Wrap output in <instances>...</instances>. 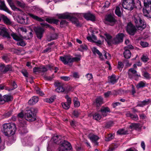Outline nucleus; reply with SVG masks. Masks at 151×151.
<instances>
[{
	"label": "nucleus",
	"instance_id": "47",
	"mask_svg": "<svg viewBox=\"0 0 151 151\" xmlns=\"http://www.w3.org/2000/svg\"><path fill=\"white\" fill-rule=\"evenodd\" d=\"M101 117V116L100 114L98 113H95L93 115V118L97 120H99L100 119Z\"/></svg>",
	"mask_w": 151,
	"mask_h": 151
},
{
	"label": "nucleus",
	"instance_id": "50",
	"mask_svg": "<svg viewBox=\"0 0 151 151\" xmlns=\"http://www.w3.org/2000/svg\"><path fill=\"white\" fill-rule=\"evenodd\" d=\"M103 55L106 59H109L111 58V55L108 52L104 51L103 53Z\"/></svg>",
	"mask_w": 151,
	"mask_h": 151
},
{
	"label": "nucleus",
	"instance_id": "28",
	"mask_svg": "<svg viewBox=\"0 0 151 151\" xmlns=\"http://www.w3.org/2000/svg\"><path fill=\"white\" fill-rule=\"evenodd\" d=\"M39 100L38 97L34 96L32 97L28 101V104L30 105H33L36 103Z\"/></svg>",
	"mask_w": 151,
	"mask_h": 151
},
{
	"label": "nucleus",
	"instance_id": "51",
	"mask_svg": "<svg viewBox=\"0 0 151 151\" xmlns=\"http://www.w3.org/2000/svg\"><path fill=\"white\" fill-rule=\"evenodd\" d=\"M62 106L63 108L67 109H68L70 107V105L66 102L63 103L62 104Z\"/></svg>",
	"mask_w": 151,
	"mask_h": 151
},
{
	"label": "nucleus",
	"instance_id": "13",
	"mask_svg": "<svg viewBox=\"0 0 151 151\" xmlns=\"http://www.w3.org/2000/svg\"><path fill=\"white\" fill-rule=\"evenodd\" d=\"M124 35L122 33L118 34L113 40L112 44H118L123 41Z\"/></svg>",
	"mask_w": 151,
	"mask_h": 151
},
{
	"label": "nucleus",
	"instance_id": "24",
	"mask_svg": "<svg viewBox=\"0 0 151 151\" xmlns=\"http://www.w3.org/2000/svg\"><path fill=\"white\" fill-rule=\"evenodd\" d=\"M0 9L3 10L9 14L11 13V11L6 6L4 1H0Z\"/></svg>",
	"mask_w": 151,
	"mask_h": 151
},
{
	"label": "nucleus",
	"instance_id": "7",
	"mask_svg": "<svg viewBox=\"0 0 151 151\" xmlns=\"http://www.w3.org/2000/svg\"><path fill=\"white\" fill-rule=\"evenodd\" d=\"M11 35L14 40L17 41H20L17 43V44L18 45L24 46L26 44L25 42L22 40L21 37L18 36L16 33L14 32L11 33Z\"/></svg>",
	"mask_w": 151,
	"mask_h": 151
},
{
	"label": "nucleus",
	"instance_id": "18",
	"mask_svg": "<svg viewBox=\"0 0 151 151\" xmlns=\"http://www.w3.org/2000/svg\"><path fill=\"white\" fill-rule=\"evenodd\" d=\"M31 9L34 12H36L37 14L40 15H42L44 13L43 9L37 6L32 7Z\"/></svg>",
	"mask_w": 151,
	"mask_h": 151
},
{
	"label": "nucleus",
	"instance_id": "43",
	"mask_svg": "<svg viewBox=\"0 0 151 151\" xmlns=\"http://www.w3.org/2000/svg\"><path fill=\"white\" fill-rule=\"evenodd\" d=\"M149 104V100H144L142 101L139 102L137 106L141 107H143L146 105H147Z\"/></svg>",
	"mask_w": 151,
	"mask_h": 151
},
{
	"label": "nucleus",
	"instance_id": "37",
	"mask_svg": "<svg viewBox=\"0 0 151 151\" xmlns=\"http://www.w3.org/2000/svg\"><path fill=\"white\" fill-rule=\"evenodd\" d=\"M92 50L94 54H97L99 56L100 58H101V59H102V54L96 47H93V48H92Z\"/></svg>",
	"mask_w": 151,
	"mask_h": 151
},
{
	"label": "nucleus",
	"instance_id": "10",
	"mask_svg": "<svg viewBox=\"0 0 151 151\" xmlns=\"http://www.w3.org/2000/svg\"><path fill=\"white\" fill-rule=\"evenodd\" d=\"M127 31L130 35H134L136 31V29L131 22H129L127 24Z\"/></svg>",
	"mask_w": 151,
	"mask_h": 151
},
{
	"label": "nucleus",
	"instance_id": "33",
	"mask_svg": "<svg viewBox=\"0 0 151 151\" xmlns=\"http://www.w3.org/2000/svg\"><path fill=\"white\" fill-rule=\"evenodd\" d=\"M141 127V126L139 123H132L129 126V128L131 129H140Z\"/></svg>",
	"mask_w": 151,
	"mask_h": 151
},
{
	"label": "nucleus",
	"instance_id": "9",
	"mask_svg": "<svg viewBox=\"0 0 151 151\" xmlns=\"http://www.w3.org/2000/svg\"><path fill=\"white\" fill-rule=\"evenodd\" d=\"M71 88L70 87H68L66 88H64L62 85H60L59 83H58L57 88L56 89L55 91L58 93L64 92L67 93L68 92L71 90Z\"/></svg>",
	"mask_w": 151,
	"mask_h": 151
},
{
	"label": "nucleus",
	"instance_id": "53",
	"mask_svg": "<svg viewBox=\"0 0 151 151\" xmlns=\"http://www.w3.org/2000/svg\"><path fill=\"white\" fill-rule=\"evenodd\" d=\"M114 135L112 134H109L107 137L105 139L106 141H109L114 138Z\"/></svg>",
	"mask_w": 151,
	"mask_h": 151
},
{
	"label": "nucleus",
	"instance_id": "64",
	"mask_svg": "<svg viewBox=\"0 0 151 151\" xmlns=\"http://www.w3.org/2000/svg\"><path fill=\"white\" fill-rule=\"evenodd\" d=\"M80 48L82 50H86L87 49V47L85 45H82L80 46Z\"/></svg>",
	"mask_w": 151,
	"mask_h": 151
},
{
	"label": "nucleus",
	"instance_id": "52",
	"mask_svg": "<svg viewBox=\"0 0 151 151\" xmlns=\"http://www.w3.org/2000/svg\"><path fill=\"white\" fill-rule=\"evenodd\" d=\"M117 133L118 134H126L127 132L124 131V129H121L119 130L117 132Z\"/></svg>",
	"mask_w": 151,
	"mask_h": 151
},
{
	"label": "nucleus",
	"instance_id": "5",
	"mask_svg": "<svg viewBox=\"0 0 151 151\" xmlns=\"http://www.w3.org/2000/svg\"><path fill=\"white\" fill-rule=\"evenodd\" d=\"M12 66L9 65H5L4 64H0V74H5L8 72L12 71Z\"/></svg>",
	"mask_w": 151,
	"mask_h": 151
},
{
	"label": "nucleus",
	"instance_id": "20",
	"mask_svg": "<svg viewBox=\"0 0 151 151\" xmlns=\"http://www.w3.org/2000/svg\"><path fill=\"white\" fill-rule=\"evenodd\" d=\"M56 15L59 19H68L70 20L72 19V17L70 16L69 14L68 13L57 14Z\"/></svg>",
	"mask_w": 151,
	"mask_h": 151
},
{
	"label": "nucleus",
	"instance_id": "26",
	"mask_svg": "<svg viewBox=\"0 0 151 151\" xmlns=\"http://www.w3.org/2000/svg\"><path fill=\"white\" fill-rule=\"evenodd\" d=\"M103 101V98L100 96L96 99L95 102L93 103L96 106V107L100 106L102 104Z\"/></svg>",
	"mask_w": 151,
	"mask_h": 151
},
{
	"label": "nucleus",
	"instance_id": "30",
	"mask_svg": "<svg viewBox=\"0 0 151 151\" xmlns=\"http://www.w3.org/2000/svg\"><path fill=\"white\" fill-rule=\"evenodd\" d=\"M124 51L123 54L125 58L127 59L129 58L131 56V54L130 51L127 49V47L124 48Z\"/></svg>",
	"mask_w": 151,
	"mask_h": 151
},
{
	"label": "nucleus",
	"instance_id": "56",
	"mask_svg": "<svg viewBox=\"0 0 151 151\" xmlns=\"http://www.w3.org/2000/svg\"><path fill=\"white\" fill-rule=\"evenodd\" d=\"M40 67H35L33 69V71L34 73H40Z\"/></svg>",
	"mask_w": 151,
	"mask_h": 151
},
{
	"label": "nucleus",
	"instance_id": "31",
	"mask_svg": "<svg viewBox=\"0 0 151 151\" xmlns=\"http://www.w3.org/2000/svg\"><path fill=\"white\" fill-rule=\"evenodd\" d=\"M45 20L47 22L51 24L54 23L57 24L59 22V20L58 19L54 18H46Z\"/></svg>",
	"mask_w": 151,
	"mask_h": 151
},
{
	"label": "nucleus",
	"instance_id": "45",
	"mask_svg": "<svg viewBox=\"0 0 151 151\" xmlns=\"http://www.w3.org/2000/svg\"><path fill=\"white\" fill-rule=\"evenodd\" d=\"M74 106L75 107H79L80 105V103L78 99L76 97H75L73 100Z\"/></svg>",
	"mask_w": 151,
	"mask_h": 151
},
{
	"label": "nucleus",
	"instance_id": "36",
	"mask_svg": "<svg viewBox=\"0 0 151 151\" xmlns=\"http://www.w3.org/2000/svg\"><path fill=\"white\" fill-rule=\"evenodd\" d=\"M28 15L31 18L38 21L41 22L43 21L41 18L32 14L29 13Z\"/></svg>",
	"mask_w": 151,
	"mask_h": 151
},
{
	"label": "nucleus",
	"instance_id": "61",
	"mask_svg": "<svg viewBox=\"0 0 151 151\" xmlns=\"http://www.w3.org/2000/svg\"><path fill=\"white\" fill-rule=\"evenodd\" d=\"M54 101V99L52 98H50V99H46L45 100V101L47 103H52Z\"/></svg>",
	"mask_w": 151,
	"mask_h": 151
},
{
	"label": "nucleus",
	"instance_id": "54",
	"mask_svg": "<svg viewBox=\"0 0 151 151\" xmlns=\"http://www.w3.org/2000/svg\"><path fill=\"white\" fill-rule=\"evenodd\" d=\"M140 44L143 47H147L149 45L148 43L147 42L142 41L140 42Z\"/></svg>",
	"mask_w": 151,
	"mask_h": 151
},
{
	"label": "nucleus",
	"instance_id": "8",
	"mask_svg": "<svg viewBox=\"0 0 151 151\" xmlns=\"http://www.w3.org/2000/svg\"><path fill=\"white\" fill-rule=\"evenodd\" d=\"M25 114V118L27 120L29 121H33L35 120L36 119L34 114L32 112V110L26 111Z\"/></svg>",
	"mask_w": 151,
	"mask_h": 151
},
{
	"label": "nucleus",
	"instance_id": "15",
	"mask_svg": "<svg viewBox=\"0 0 151 151\" xmlns=\"http://www.w3.org/2000/svg\"><path fill=\"white\" fill-rule=\"evenodd\" d=\"M2 19L5 24L7 25H11L12 24V22L10 19L6 16L1 14H0V21Z\"/></svg>",
	"mask_w": 151,
	"mask_h": 151
},
{
	"label": "nucleus",
	"instance_id": "6",
	"mask_svg": "<svg viewBox=\"0 0 151 151\" xmlns=\"http://www.w3.org/2000/svg\"><path fill=\"white\" fill-rule=\"evenodd\" d=\"M13 96L10 95H5L3 96L0 94V104H3L6 102L12 101Z\"/></svg>",
	"mask_w": 151,
	"mask_h": 151
},
{
	"label": "nucleus",
	"instance_id": "58",
	"mask_svg": "<svg viewBox=\"0 0 151 151\" xmlns=\"http://www.w3.org/2000/svg\"><path fill=\"white\" fill-rule=\"evenodd\" d=\"M121 104V103L119 102H116L113 103L112 104V105L114 108H115L117 106H119Z\"/></svg>",
	"mask_w": 151,
	"mask_h": 151
},
{
	"label": "nucleus",
	"instance_id": "3",
	"mask_svg": "<svg viewBox=\"0 0 151 151\" xmlns=\"http://www.w3.org/2000/svg\"><path fill=\"white\" fill-rule=\"evenodd\" d=\"M122 6L125 9L132 10L135 6L134 0H123Z\"/></svg>",
	"mask_w": 151,
	"mask_h": 151
},
{
	"label": "nucleus",
	"instance_id": "29",
	"mask_svg": "<svg viewBox=\"0 0 151 151\" xmlns=\"http://www.w3.org/2000/svg\"><path fill=\"white\" fill-rule=\"evenodd\" d=\"M108 78L109 82L112 84H114L115 83L118 79L116 76L114 75H112L111 76L108 77Z\"/></svg>",
	"mask_w": 151,
	"mask_h": 151
},
{
	"label": "nucleus",
	"instance_id": "21",
	"mask_svg": "<svg viewBox=\"0 0 151 151\" xmlns=\"http://www.w3.org/2000/svg\"><path fill=\"white\" fill-rule=\"evenodd\" d=\"M110 109L107 107L102 106L101 109V112L103 116H105L110 112Z\"/></svg>",
	"mask_w": 151,
	"mask_h": 151
},
{
	"label": "nucleus",
	"instance_id": "63",
	"mask_svg": "<svg viewBox=\"0 0 151 151\" xmlns=\"http://www.w3.org/2000/svg\"><path fill=\"white\" fill-rule=\"evenodd\" d=\"M61 78L65 81H69L70 79V77L65 76L61 77Z\"/></svg>",
	"mask_w": 151,
	"mask_h": 151
},
{
	"label": "nucleus",
	"instance_id": "59",
	"mask_svg": "<svg viewBox=\"0 0 151 151\" xmlns=\"http://www.w3.org/2000/svg\"><path fill=\"white\" fill-rule=\"evenodd\" d=\"M65 98L67 99V103L69 105L71 103V98L68 97V95H66L65 96Z\"/></svg>",
	"mask_w": 151,
	"mask_h": 151
},
{
	"label": "nucleus",
	"instance_id": "35",
	"mask_svg": "<svg viewBox=\"0 0 151 151\" xmlns=\"http://www.w3.org/2000/svg\"><path fill=\"white\" fill-rule=\"evenodd\" d=\"M61 138V137L60 136H55L52 137L51 141L54 143H58L60 142Z\"/></svg>",
	"mask_w": 151,
	"mask_h": 151
},
{
	"label": "nucleus",
	"instance_id": "25",
	"mask_svg": "<svg viewBox=\"0 0 151 151\" xmlns=\"http://www.w3.org/2000/svg\"><path fill=\"white\" fill-rule=\"evenodd\" d=\"M104 35L106 37V39H105V40L107 42L108 44L109 45H110L111 44H112L113 39H112V36L107 33H105L104 34Z\"/></svg>",
	"mask_w": 151,
	"mask_h": 151
},
{
	"label": "nucleus",
	"instance_id": "34",
	"mask_svg": "<svg viewBox=\"0 0 151 151\" xmlns=\"http://www.w3.org/2000/svg\"><path fill=\"white\" fill-rule=\"evenodd\" d=\"M17 20L18 23L23 24H26L27 21L23 17L19 16L17 18Z\"/></svg>",
	"mask_w": 151,
	"mask_h": 151
},
{
	"label": "nucleus",
	"instance_id": "60",
	"mask_svg": "<svg viewBox=\"0 0 151 151\" xmlns=\"http://www.w3.org/2000/svg\"><path fill=\"white\" fill-rule=\"evenodd\" d=\"M124 66L123 63L121 62H118V68L120 70H121L122 68H123Z\"/></svg>",
	"mask_w": 151,
	"mask_h": 151
},
{
	"label": "nucleus",
	"instance_id": "40",
	"mask_svg": "<svg viewBox=\"0 0 151 151\" xmlns=\"http://www.w3.org/2000/svg\"><path fill=\"white\" fill-rule=\"evenodd\" d=\"M40 67V70H40V73L45 72H46L47 70V67H48L50 69H51L52 68V67L50 65L47 66V67H45L44 66H41Z\"/></svg>",
	"mask_w": 151,
	"mask_h": 151
},
{
	"label": "nucleus",
	"instance_id": "48",
	"mask_svg": "<svg viewBox=\"0 0 151 151\" xmlns=\"http://www.w3.org/2000/svg\"><path fill=\"white\" fill-rule=\"evenodd\" d=\"M142 60L144 62H146L149 60V58L146 55L143 54L141 58Z\"/></svg>",
	"mask_w": 151,
	"mask_h": 151
},
{
	"label": "nucleus",
	"instance_id": "11",
	"mask_svg": "<svg viewBox=\"0 0 151 151\" xmlns=\"http://www.w3.org/2000/svg\"><path fill=\"white\" fill-rule=\"evenodd\" d=\"M34 29L37 37L40 39H41L42 37L44 31L43 29L41 27H38L35 28Z\"/></svg>",
	"mask_w": 151,
	"mask_h": 151
},
{
	"label": "nucleus",
	"instance_id": "44",
	"mask_svg": "<svg viewBox=\"0 0 151 151\" xmlns=\"http://www.w3.org/2000/svg\"><path fill=\"white\" fill-rule=\"evenodd\" d=\"M115 91H108L106 92H105L104 93V95L105 97L106 98H107L109 97L110 96L112 95H115V94L114 93V92Z\"/></svg>",
	"mask_w": 151,
	"mask_h": 151
},
{
	"label": "nucleus",
	"instance_id": "14",
	"mask_svg": "<svg viewBox=\"0 0 151 151\" xmlns=\"http://www.w3.org/2000/svg\"><path fill=\"white\" fill-rule=\"evenodd\" d=\"M0 35H1L7 39H10L11 38L9 34L7 32L6 29L4 27H3L1 29Z\"/></svg>",
	"mask_w": 151,
	"mask_h": 151
},
{
	"label": "nucleus",
	"instance_id": "46",
	"mask_svg": "<svg viewBox=\"0 0 151 151\" xmlns=\"http://www.w3.org/2000/svg\"><path fill=\"white\" fill-rule=\"evenodd\" d=\"M115 13L119 17H120L121 16L122 13L120 10V8L119 6H116L115 10Z\"/></svg>",
	"mask_w": 151,
	"mask_h": 151
},
{
	"label": "nucleus",
	"instance_id": "32",
	"mask_svg": "<svg viewBox=\"0 0 151 151\" xmlns=\"http://www.w3.org/2000/svg\"><path fill=\"white\" fill-rule=\"evenodd\" d=\"M106 20L110 23H114L116 20L114 17L111 15H108L105 18Z\"/></svg>",
	"mask_w": 151,
	"mask_h": 151
},
{
	"label": "nucleus",
	"instance_id": "27",
	"mask_svg": "<svg viewBox=\"0 0 151 151\" xmlns=\"http://www.w3.org/2000/svg\"><path fill=\"white\" fill-rule=\"evenodd\" d=\"M127 117H130L134 121H137L138 119V117L136 114H133L129 112H128L126 114Z\"/></svg>",
	"mask_w": 151,
	"mask_h": 151
},
{
	"label": "nucleus",
	"instance_id": "16",
	"mask_svg": "<svg viewBox=\"0 0 151 151\" xmlns=\"http://www.w3.org/2000/svg\"><path fill=\"white\" fill-rule=\"evenodd\" d=\"M88 137L90 140L95 145L98 144L97 141L99 139V137L97 135L93 133H90L88 134Z\"/></svg>",
	"mask_w": 151,
	"mask_h": 151
},
{
	"label": "nucleus",
	"instance_id": "4",
	"mask_svg": "<svg viewBox=\"0 0 151 151\" xmlns=\"http://www.w3.org/2000/svg\"><path fill=\"white\" fill-rule=\"evenodd\" d=\"M72 148L70 143L64 140L60 145L59 148V151H70Z\"/></svg>",
	"mask_w": 151,
	"mask_h": 151
},
{
	"label": "nucleus",
	"instance_id": "57",
	"mask_svg": "<svg viewBox=\"0 0 151 151\" xmlns=\"http://www.w3.org/2000/svg\"><path fill=\"white\" fill-rule=\"evenodd\" d=\"M71 59L72 63H73L74 62H78L81 59L79 57L72 58L71 57Z\"/></svg>",
	"mask_w": 151,
	"mask_h": 151
},
{
	"label": "nucleus",
	"instance_id": "49",
	"mask_svg": "<svg viewBox=\"0 0 151 151\" xmlns=\"http://www.w3.org/2000/svg\"><path fill=\"white\" fill-rule=\"evenodd\" d=\"M35 90L37 93L40 96H43L44 94L43 93L42 91L40 89L38 88H35Z\"/></svg>",
	"mask_w": 151,
	"mask_h": 151
},
{
	"label": "nucleus",
	"instance_id": "19",
	"mask_svg": "<svg viewBox=\"0 0 151 151\" xmlns=\"http://www.w3.org/2000/svg\"><path fill=\"white\" fill-rule=\"evenodd\" d=\"M22 144L24 146H32L33 144L31 138H25L22 140Z\"/></svg>",
	"mask_w": 151,
	"mask_h": 151
},
{
	"label": "nucleus",
	"instance_id": "62",
	"mask_svg": "<svg viewBox=\"0 0 151 151\" xmlns=\"http://www.w3.org/2000/svg\"><path fill=\"white\" fill-rule=\"evenodd\" d=\"M22 73L24 76L26 77H28V73L26 70H22Z\"/></svg>",
	"mask_w": 151,
	"mask_h": 151
},
{
	"label": "nucleus",
	"instance_id": "41",
	"mask_svg": "<svg viewBox=\"0 0 151 151\" xmlns=\"http://www.w3.org/2000/svg\"><path fill=\"white\" fill-rule=\"evenodd\" d=\"M146 82L144 81L139 82L136 85V87L137 88L143 87L145 86Z\"/></svg>",
	"mask_w": 151,
	"mask_h": 151
},
{
	"label": "nucleus",
	"instance_id": "55",
	"mask_svg": "<svg viewBox=\"0 0 151 151\" xmlns=\"http://www.w3.org/2000/svg\"><path fill=\"white\" fill-rule=\"evenodd\" d=\"M143 76L146 78L149 79L150 78V77L149 73L146 72H144L143 74Z\"/></svg>",
	"mask_w": 151,
	"mask_h": 151
},
{
	"label": "nucleus",
	"instance_id": "2",
	"mask_svg": "<svg viewBox=\"0 0 151 151\" xmlns=\"http://www.w3.org/2000/svg\"><path fill=\"white\" fill-rule=\"evenodd\" d=\"M3 127L2 132L5 135L9 136L15 134L16 127L14 124H5L3 125Z\"/></svg>",
	"mask_w": 151,
	"mask_h": 151
},
{
	"label": "nucleus",
	"instance_id": "23",
	"mask_svg": "<svg viewBox=\"0 0 151 151\" xmlns=\"http://www.w3.org/2000/svg\"><path fill=\"white\" fill-rule=\"evenodd\" d=\"M143 12L145 16L149 18H151V6L143 9Z\"/></svg>",
	"mask_w": 151,
	"mask_h": 151
},
{
	"label": "nucleus",
	"instance_id": "38",
	"mask_svg": "<svg viewBox=\"0 0 151 151\" xmlns=\"http://www.w3.org/2000/svg\"><path fill=\"white\" fill-rule=\"evenodd\" d=\"M20 125L22 127V128H21V130L22 133H26L28 132L27 129H26V124L25 123L23 124L21 122L20 123Z\"/></svg>",
	"mask_w": 151,
	"mask_h": 151
},
{
	"label": "nucleus",
	"instance_id": "22",
	"mask_svg": "<svg viewBox=\"0 0 151 151\" xmlns=\"http://www.w3.org/2000/svg\"><path fill=\"white\" fill-rule=\"evenodd\" d=\"M85 18L87 20H90L92 21L95 20V17L93 14L90 13H87L83 14Z\"/></svg>",
	"mask_w": 151,
	"mask_h": 151
},
{
	"label": "nucleus",
	"instance_id": "12",
	"mask_svg": "<svg viewBox=\"0 0 151 151\" xmlns=\"http://www.w3.org/2000/svg\"><path fill=\"white\" fill-rule=\"evenodd\" d=\"M60 60L65 65L67 64L68 63H72L71 57L69 55H65L64 56H60Z\"/></svg>",
	"mask_w": 151,
	"mask_h": 151
},
{
	"label": "nucleus",
	"instance_id": "1",
	"mask_svg": "<svg viewBox=\"0 0 151 151\" xmlns=\"http://www.w3.org/2000/svg\"><path fill=\"white\" fill-rule=\"evenodd\" d=\"M133 21L138 30H142L146 28V23L141 18V14H135L134 16Z\"/></svg>",
	"mask_w": 151,
	"mask_h": 151
},
{
	"label": "nucleus",
	"instance_id": "39",
	"mask_svg": "<svg viewBox=\"0 0 151 151\" xmlns=\"http://www.w3.org/2000/svg\"><path fill=\"white\" fill-rule=\"evenodd\" d=\"M12 10L14 11L18 10L19 9L17 8L13 4L12 0H7Z\"/></svg>",
	"mask_w": 151,
	"mask_h": 151
},
{
	"label": "nucleus",
	"instance_id": "17",
	"mask_svg": "<svg viewBox=\"0 0 151 151\" xmlns=\"http://www.w3.org/2000/svg\"><path fill=\"white\" fill-rule=\"evenodd\" d=\"M128 75L129 77L130 78H132L134 76L137 77H140V74L137 73V71L132 68H130L128 70Z\"/></svg>",
	"mask_w": 151,
	"mask_h": 151
},
{
	"label": "nucleus",
	"instance_id": "42",
	"mask_svg": "<svg viewBox=\"0 0 151 151\" xmlns=\"http://www.w3.org/2000/svg\"><path fill=\"white\" fill-rule=\"evenodd\" d=\"M16 4L21 8H24L25 6V4L22 0H17Z\"/></svg>",
	"mask_w": 151,
	"mask_h": 151
}]
</instances>
